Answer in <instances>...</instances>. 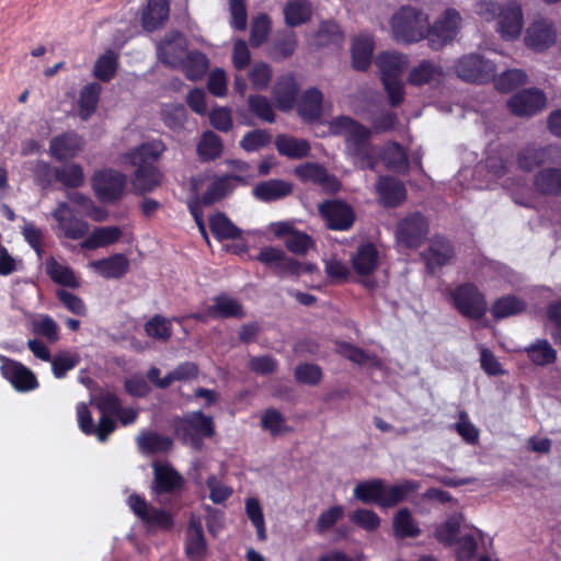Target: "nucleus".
I'll return each mask as SVG.
<instances>
[{
  "label": "nucleus",
  "mask_w": 561,
  "mask_h": 561,
  "mask_svg": "<svg viewBox=\"0 0 561 561\" xmlns=\"http://www.w3.org/2000/svg\"><path fill=\"white\" fill-rule=\"evenodd\" d=\"M393 531L397 537H416L420 529L407 508L398 511L393 518Z\"/></svg>",
  "instance_id": "54"
},
{
  "label": "nucleus",
  "mask_w": 561,
  "mask_h": 561,
  "mask_svg": "<svg viewBox=\"0 0 561 561\" xmlns=\"http://www.w3.org/2000/svg\"><path fill=\"white\" fill-rule=\"evenodd\" d=\"M323 94L317 88H309L298 101V113L302 119L313 122L321 116Z\"/></svg>",
  "instance_id": "29"
},
{
  "label": "nucleus",
  "mask_w": 561,
  "mask_h": 561,
  "mask_svg": "<svg viewBox=\"0 0 561 561\" xmlns=\"http://www.w3.org/2000/svg\"><path fill=\"white\" fill-rule=\"evenodd\" d=\"M122 234L121 228L116 226L98 227L80 243V247L85 250L104 248L118 241Z\"/></svg>",
  "instance_id": "30"
},
{
  "label": "nucleus",
  "mask_w": 561,
  "mask_h": 561,
  "mask_svg": "<svg viewBox=\"0 0 561 561\" xmlns=\"http://www.w3.org/2000/svg\"><path fill=\"white\" fill-rule=\"evenodd\" d=\"M380 158L386 165L394 171H403L408 168V157L403 148L394 141L385 145L380 150Z\"/></svg>",
  "instance_id": "46"
},
{
  "label": "nucleus",
  "mask_w": 561,
  "mask_h": 561,
  "mask_svg": "<svg viewBox=\"0 0 561 561\" xmlns=\"http://www.w3.org/2000/svg\"><path fill=\"white\" fill-rule=\"evenodd\" d=\"M546 105V96L538 89H525L508 101L511 112L516 116H531Z\"/></svg>",
  "instance_id": "16"
},
{
  "label": "nucleus",
  "mask_w": 561,
  "mask_h": 561,
  "mask_svg": "<svg viewBox=\"0 0 561 561\" xmlns=\"http://www.w3.org/2000/svg\"><path fill=\"white\" fill-rule=\"evenodd\" d=\"M245 513L256 529L259 540L264 541L266 539L265 520L262 507L256 499L249 497L245 501Z\"/></svg>",
  "instance_id": "58"
},
{
  "label": "nucleus",
  "mask_w": 561,
  "mask_h": 561,
  "mask_svg": "<svg viewBox=\"0 0 561 561\" xmlns=\"http://www.w3.org/2000/svg\"><path fill=\"white\" fill-rule=\"evenodd\" d=\"M272 140L271 135L261 129H255L247 133L240 140V147L248 151H257L267 146Z\"/></svg>",
  "instance_id": "63"
},
{
  "label": "nucleus",
  "mask_w": 561,
  "mask_h": 561,
  "mask_svg": "<svg viewBox=\"0 0 561 561\" xmlns=\"http://www.w3.org/2000/svg\"><path fill=\"white\" fill-rule=\"evenodd\" d=\"M187 42L183 34L176 31L169 32L164 38L157 44L158 59L171 67H179L181 60L187 53Z\"/></svg>",
  "instance_id": "13"
},
{
  "label": "nucleus",
  "mask_w": 561,
  "mask_h": 561,
  "mask_svg": "<svg viewBox=\"0 0 561 561\" xmlns=\"http://www.w3.org/2000/svg\"><path fill=\"white\" fill-rule=\"evenodd\" d=\"M553 24L545 19L534 21L526 30L525 44L533 50L542 51L556 43Z\"/></svg>",
  "instance_id": "18"
},
{
  "label": "nucleus",
  "mask_w": 561,
  "mask_h": 561,
  "mask_svg": "<svg viewBox=\"0 0 561 561\" xmlns=\"http://www.w3.org/2000/svg\"><path fill=\"white\" fill-rule=\"evenodd\" d=\"M380 70L382 83L392 106H398L404 98V87L400 79L408 67V57L399 53H383L376 59Z\"/></svg>",
  "instance_id": "4"
},
{
  "label": "nucleus",
  "mask_w": 561,
  "mask_h": 561,
  "mask_svg": "<svg viewBox=\"0 0 561 561\" xmlns=\"http://www.w3.org/2000/svg\"><path fill=\"white\" fill-rule=\"evenodd\" d=\"M209 68V60L207 56L198 50L187 51L184 58L181 60L179 67L191 81L201 80Z\"/></svg>",
  "instance_id": "28"
},
{
  "label": "nucleus",
  "mask_w": 561,
  "mask_h": 561,
  "mask_svg": "<svg viewBox=\"0 0 561 561\" xmlns=\"http://www.w3.org/2000/svg\"><path fill=\"white\" fill-rule=\"evenodd\" d=\"M169 0H149L147 9L142 13L145 30L152 32L160 27L169 18Z\"/></svg>",
  "instance_id": "33"
},
{
  "label": "nucleus",
  "mask_w": 561,
  "mask_h": 561,
  "mask_svg": "<svg viewBox=\"0 0 561 561\" xmlns=\"http://www.w3.org/2000/svg\"><path fill=\"white\" fill-rule=\"evenodd\" d=\"M90 266L104 278H121L129 267L128 259L121 253L110 257L93 261Z\"/></svg>",
  "instance_id": "27"
},
{
  "label": "nucleus",
  "mask_w": 561,
  "mask_h": 561,
  "mask_svg": "<svg viewBox=\"0 0 561 561\" xmlns=\"http://www.w3.org/2000/svg\"><path fill=\"white\" fill-rule=\"evenodd\" d=\"M536 188L543 194H561V170L546 169L535 178Z\"/></svg>",
  "instance_id": "48"
},
{
  "label": "nucleus",
  "mask_w": 561,
  "mask_h": 561,
  "mask_svg": "<svg viewBox=\"0 0 561 561\" xmlns=\"http://www.w3.org/2000/svg\"><path fill=\"white\" fill-rule=\"evenodd\" d=\"M126 176L114 170H101L93 175V188L103 202L117 199L124 192Z\"/></svg>",
  "instance_id": "12"
},
{
  "label": "nucleus",
  "mask_w": 561,
  "mask_h": 561,
  "mask_svg": "<svg viewBox=\"0 0 561 561\" xmlns=\"http://www.w3.org/2000/svg\"><path fill=\"white\" fill-rule=\"evenodd\" d=\"M232 176H220L215 179L209 186L207 187V191L202 197V204L205 206H210L214 203L220 201L224 198L227 194H229L233 186L231 184Z\"/></svg>",
  "instance_id": "49"
},
{
  "label": "nucleus",
  "mask_w": 561,
  "mask_h": 561,
  "mask_svg": "<svg viewBox=\"0 0 561 561\" xmlns=\"http://www.w3.org/2000/svg\"><path fill=\"white\" fill-rule=\"evenodd\" d=\"M51 215L58 222V229L66 238L78 240L88 234L89 224L76 217L67 203H59Z\"/></svg>",
  "instance_id": "14"
},
{
  "label": "nucleus",
  "mask_w": 561,
  "mask_h": 561,
  "mask_svg": "<svg viewBox=\"0 0 561 561\" xmlns=\"http://www.w3.org/2000/svg\"><path fill=\"white\" fill-rule=\"evenodd\" d=\"M209 226L211 232L218 239H227L232 240L237 239L241 236V230L234 226L230 219H228L224 214L219 213L210 217Z\"/></svg>",
  "instance_id": "52"
},
{
  "label": "nucleus",
  "mask_w": 561,
  "mask_h": 561,
  "mask_svg": "<svg viewBox=\"0 0 561 561\" xmlns=\"http://www.w3.org/2000/svg\"><path fill=\"white\" fill-rule=\"evenodd\" d=\"M275 145L280 154L293 159L307 157L310 150V146L307 140L285 135L278 136Z\"/></svg>",
  "instance_id": "40"
},
{
  "label": "nucleus",
  "mask_w": 561,
  "mask_h": 561,
  "mask_svg": "<svg viewBox=\"0 0 561 561\" xmlns=\"http://www.w3.org/2000/svg\"><path fill=\"white\" fill-rule=\"evenodd\" d=\"M376 190L382 204L388 207H394L405 199V187L394 178H379L376 184Z\"/></svg>",
  "instance_id": "26"
},
{
  "label": "nucleus",
  "mask_w": 561,
  "mask_h": 561,
  "mask_svg": "<svg viewBox=\"0 0 561 561\" xmlns=\"http://www.w3.org/2000/svg\"><path fill=\"white\" fill-rule=\"evenodd\" d=\"M76 410L79 427L85 435H95L98 439L103 443L107 439V436L114 432L116 424L111 417L102 415L98 425H95L85 403H78Z\"/></svg>",
  "instance_id": "15"
},
{
  "label": "nucleus",
  "mask_w": 561,
  "mask_h": 561,
  "mask_svg": "<svg viewBox=\"0 0 561 561\" xmlns=\"http://www.w3.org/2000/svg\"><path fill=\"white\" fill-rule=\"evenodd\" d=\"M390 30L397 42L416 43L425 37L428 38L430 18L421 9L404 5L391 16Z\"/></svg>",
  "instance_id": "3"
},
{
  "label": "nucleus",
  "mask_w": 561,
  "mask_h": 561,
  "mask_svg": "<svg viewBox=\"0 0 561 561\" xmlns=\"http://www.w3.org/2000/svg\"><path fill=\"white\" fill-rule=\"evenodd\" d=\"M32 173L35 184L45 190L56 180L57 168H53L48 162L38 160L33 164Z\"/></svg>",
  "instance_id": "62"
},
{
  "label": "nucleus",
  "mask_w": 561,
  "mask_h": 561,
  "mask_svg": "<svg viewBox=\"0 0 561 561\" xmlns=\"http://www.w3.org/2000/svg\"><path fill=\"white\" fill-rule=\"evenodd\" d=\"M261 424L262 427L268 431L273 436L290 431L286 425V420L283 414L275 409H268L264 412L261 419Z\"/></svg>",
  "instance_id": "59"
},
{
  "label": "nucleus",
  "mask_w": 561,
  "mask_h": 561,
  "mask_svg": "<svg viewBox=\"0 0 561 561\" xmlns=\"http://www.w3.org/2000/svg\"><path fill=\"white\" fill-rule=\"evenodd\" d=\"M178 431H183L184 439L195 448L201 447L203 437H211L215 433L213 419L201 411L187 413Z\"/></svg>",
  "instance_id": "11"
},
{
  "label": "nucleus",
  "mask_w": 561,
  "mask_h": 561,
  "mask_svg": "<svg viewBox=\"0 0 561 561\" xmlns=\"http://www.w3.org/2000/svg\"><path fill=\"white\" fill-rule=\"evenodd\" d=\"M222 152V141L219 136L208 130L205 131L197 145V153L202 161H210Z\"/></svg>",
  "instance_id": "45"
},
{
  "label": "nucleus",
  "mask_w": 561,
  "mask_h": 561,
  "mask_svg": "<svg viewBox=\"0 0 561 561\" xmlns=\"http://www.w3.org/2000/svg\"><path fill=\"white\" fill-rule=\"evenodd\" d=\"M561 160V150L557 146L524 148L517 158L518 165L523 170H531L541 163L559 162Z\"/></svg>",
  "instance_id": "19"
},
{
  "label": "nucleus",
  "mask_w": 561,
  "mask_h": 561,
  "mask_svg": "<svg viewBox=\"0 0 561 561\" xmlns=\"http://www.w3.org/2000/svg\"><path fill=\"white\" fill-rule=\"evenodd\" d=\"M56 181L68 187H79L84 181L83 170L77 163L57 168Z\"/></svg>",
  "instance_id": "56"
},
{
  "label": "nucleus",
  "mask_w": 561,
  "mask_h": 561,
  "mask_svg": "<svg viewBox=\"0 0 561 561\" xmlns=\"http://www.w3.org/2000/svg\"><path fill=\"white\" fill-rule=\"evenodd\" d=\"M274 99L277 106L287 111L294 107L296 96L298 93V87L293 77L280 78L274 87Z\"/></svg>",
  "instance_id": "35"
},
{
  "label": "nucleus",
  "mask_w": 561,
  "mask_h": 561,
  "mask_svg": "<svg viewBox=\"0 0 561 561\" xmlns=\"http://www.w3.org/2000/svg\"><path fill=\"white\" fill-rule=\"evenodd\" d=\"M461 26V16L455 9H447L434 24L430 25L428 45L438 50L450 43L458 34Z\"/></svg>",
  "instance_id": "7"
},
{
  "label": "nucleus",
  "mask_w": 561,
  "mask_h": 561,
  "mask_svg": "<svg viewBox=\"0 0 561 561\" xmlns=\"http://www.w3.org/2000/svg\"><path fill=\"white\" fill-rule=\"evenodd\" d=\"M284 15L287 25H300L311 15L310 3L307 0H290L284 8Z\"/></svg>",
  "instance_id": "47"
},
{
  "label": "nucleus",
  "mask_w": 561,
  "mask_h": 561,
  "mask_svg": "<svg viewBox=\"0 0 561 561\" xmlns=\"http://www.w3.org/2000/svg\"><path fill=\"white\" fill-rule=\"evenodd\" d=\"M423 256L430 273H435L437 268H440L451 262L454 257V250L448 240L444 238H434Z\"/></svg>",
  "instance_id": "24"
},
{
  "label": "nucleus",
  "mask_w": 561,
  "mask_h": 561,
  "mask_svg": "<svg viewBox=\"0 0 561 561\" xmlns=\"http://www.w3.org/2000/svg\"><path fill=\"white\" fill-rule=\"evenodd\" d=\"M476 12L485 21L497 20V32L504 39H516L524 26L522 4L517 0L497 3L494 0H480Z\"/></svg>",
  "instance_id": "2"
},
{
  "label": "nucleus",
  "mask_w": 561,
  "mask_h": 561,
  "mask_svg": "<svg viewBox=\"0 0 561 561\" xmlns=\"http://www.w3.org/2000/svg\"><path fill=\"white\" fill-rule=\"evenodd\" d=\"M206 541L199 518L192 517L186 531V553L193 560H199L205 556Z\"/></svg>",
  "instance_id": "31"
},
{
  "label": "nucleus",
  "mask_w": 561,
  "mask_h": 561,
  "mask_svg": "<svg viewBox=\"0 0 561 561\" xmlns=\"http://www.w3.org/2000/svg\"><path fill=\"white\" fill-rule=\"evenodd\" d=\"M378 251L371 243H365L357 248L352 256L355 272L360 275H369L378 264Z\"/></svg>",
  "instance_id": "32"
},
{
  "label": "nucleus",
  "mask_w": 561,
  "mask_h": 561,
  "mask_svg": "<svg viewBox=\"0 0 561 561\" xmlns=\"http://www.w3.org/2000/svg\"><path fill=\"white\" fill-rule=\"evenodd\" d=\"M136 440L144 454L165 453L172 447L171 438L154 432H144L137 436Z\"/></svg>",
  "instance_id": "38"
},
{
  "label": "nucleus",
  "mask_w": 561,
  "mask_h": 561,
  "mask_svg": "<svg viewBox=\"0 0 561 561\" xmlns=\"http://www.w3.org/2000/svg\"><path fill=\"white\" fill-rule=\"evenodd\" d=\"M526 304L515 296H504L495 300L491 307L494 319L500 320L523 312Z\"/></svg>",
  "instance_id": "44"
},
{
  "label": "nucleus",
  "mask_w": 561,
  "mask_h": 561,
  "mask_svg": "<svg viewBox=\"0 0 561 561\" xmlns=\"http://www.w3.org/2000/svg\"><path fill=\"white\" fill-rule=\"evenodd\" d=\"M529 359L536 365H549L557 358L556 350L547 340H539L526 348Z\"/></svg>",
  "instance_id": "51"
},
{
  "label": "nucleus",
  "mask_w": 561,
  "mask_h": 561,
  "mask_svg": "<svg viewBox=\"0 0 561 561\" xmlns=\"http://www.w3.org/2000/svg\"><path fill=\"white\" fill-rule=\"evenodd\" d=\"M336 352L347 358L348 360L359 366L367 367H380V360L377 356L365 352L364 350L356 347L346 342H340L336 344Z\"/></svg>",
  "instance_id": "37"
},
{
  "label": "nucleus",
  "mask_w": 561,
  "mask_h": 561,
  "mask_svg": "<svg viewBox=\"0 0 561 561\" xmlns=\"http://www.w3.org/2000/svg\"><path fill=\"white\" fill-rule=\"evenodd\" d=\"M83 147V141L76 133L69 131L54 137L49 142V153L58 161L76 157Z\"/></svg>",
  "instance_id": "22"
},
{
  "label": "nucleus",
  "mask_w": 561,
  "mask_h": 561,
  "mask_svg": "<svg viewBox=\"0 0 561 561\" xmlns=\"http://www.w3.org/2000/svg\"><path fill=\"white\" fill-rule=\"evenodd\" d=\"M50 362L54 376L64 378L69 370L79 364L80 357L76 353L60 351L54 358H50Z\"/></svg>",
  "instance_id": "55"
},
{
  "label": "nucleus",
  "mask_w": 561,
  "mask_h": 561,
  "mask_svg": "<svg viewBox=\"0 0 561 561\" xmlns=\"http://www.w3.org/2000/svg\"><path fill=\"white\" fill-rule=\"evenodd\" d=\"M319 211L330 229L347 230L352 227L355 215L352 207L340 201H330L319 205Z\"/></svg>",
  "instance_id": "17"
},
{
  "label": "nucleus",
  "mask_w": 561,
  "mask_h": 561,
  "mask_svg": "<svg viewBox=\"0 0 561 561\" xmlns=\"http://www.w3.org/2000/svg\"><path fill=\"white\" fill-rule=\"evenodd\" d=\"M242 305L234 298L227 295H219L214 298V305L208 307L205 314L196 313L193 318L205 321L206 318H243Z\"/></svg>",
  "instance_id": "21"
},
{
  "label": "nucleus",
  "mask_w": 561,
  "mask_h": 561,
  "mask_svg": "<svg viewBox=\"0 0 561 561\" xmlns=\"http://www.w3.org/2000/svg\"><path fill=\"white\" fill-rule=\"evenodd\" d=\"M164 151L165 145L160 139H153L128 151L124 156V159L137 168L153 165V162L157 161Z\"/></svg>",
  "instance_id": "23"
},
{
  "label": "nucleus",
  "mask_w": 561,
  "mask_h": 561,
  "mask_svg": "<svg viewBox=\"0 0 561 561\" xmlns=\"http://www.w3.org/2000/svg\"><path fill=\"white\" fill-rule=\"evenodd\" d=\"M102 87L99 83H89L82 88L79 96V116L87 121L96 110Z\"/></svg>",
  "instance_id": "42"
},
{
  "label": "nucleus",
  "mask_w": 561,
  "mask_h": 561,
  "mask_svg": "<svg viewBox=\"0 0 561 561\" xmlns=\"http://www.w3.org/2000/svg\"><path fill=\"white\" fill-rule=\"evenodd\" d=\"M451 298L457 310L467 318L478 320L486 312V301L472 284H462L455 288Z\"/></svg>",
  "instance_id": "6"
},
{
  "label": "nucleus",
  "mask_w": 561,
  "mask_h": 561,
  "mask_svg": "<svg viewBox=\"0 0 561 561\" xmlns=\"http://www.w3.org/2000/svg\"><path fill=\"white\" fill-rule=\"evenodd\" d=\"M161 182V174L154 165H142L136 169L133 187L144 194L153 191Z\"/></svg>",
  "instance_id": "36"
},
{
  "label": "nucleus",
  "mask_w": 561,
  "mask_h": 561,
  "mask_svg": "<svg viewBox=\"0 0 561 561\" xmlns=\"http://www.w3.org/2000/svg\"><path fill=\"white\" fill-rule=\"evenodd\" d=\"M46 273L51 278V280L59 285L70 288H77L80 286V283L73 271L68 265L61 264L55 259H49L46 261Z\"/></svg>",
  "instance_id": "41"
},
{
  "label": "nucleus",
  "mask_w": 561,
  "mask_h": 561,
  "mask_svg": "<svg viewBox=\"0 0 561 561\" xmlns=\"http://www.w3.org/2000/svg\"><path fill=\"white\" fill-rule=\"evenodd\" d=\"M1 374L19 392H27L38 388L34 373L20 362L0 355Z\"/></svg>",
  "instance_id": "10"
},
{
  "label": "nucleus",
  "mask_w": 561,
  "mask_h": 561,
  "mask_svg": "<svg viewBox=\"0 0 561 561\" xmlns=\"http://www.w3.org/2000/svg\"><path fill=\"white\" fill-rule=\"evenodd\" d=\"M455 71L463 81L485 83L494 79L496 67L480 55L468 54L457 60Z\"/></svg>",
  "instance_id": "5"
},
{
  "label": "nucleus",
  "mask_w": 561,
  "mask_h": 561,
  "mask_svg": "<svg viewBox=\"0 0 561 561\" xmlns=\"http://www.w3.org/2000/svg\"><path fill=\"white\" fill-rule=\"evenodd\" d=\"M374 43L370 36L359 35L353 42V65L358 70H366L371 61Z\"/></svg>",
  "instance_id": "39"
},
{
  "label": "nucleus",
  "mask_w": 561,
  "mask_h": 561,
  "mask_svg": "<svg viewBox=\"0 0 561 561\" xmlns=\"http://www.w3.org/2000/svg\"><path fill=\"white\" fill-rule=\"evenodd\" d=\"M444 77L443 68L432 60H422L409 73L408 81L412 85L439 83Z\"/></svg>",
  "instance_id": "25"
},
{
  "label": "nucleus",
  "mask_w": 561,
  "mask_h": 561,
  "mask_svg": "<svg viewBox=\"0 0 561 561\" xmlns=\"http://www.w3.org/2000/svg\"><path fill=\"white\" fill-rule=\"evenodd\" d=\"M116 66L117 56L108 50L96 60L94 76L102 81H110L115 75Z\"/></svg>",
  "instance_id": "60"
},
{
  "label": "nucleus",
  "mask_w": 561,
  "mask_h": 561,
  "mask_svg": "<svg viewBox=\"0 0 561 561\" xmlns=\"http://www.w3.org/2000/svg\"><path fill=\"white\" fill-rule=\"evenodd\" d=\"M153 491L157 494L172 493L183 486V477L169 463L153 462Z\"/></svg>",
  "instance_id": "20"
},
{
  "label": "nucleus",
  "mask_w": 561,
  "mask_h": 561,
  "mask_svg": "<svg viewBox=\"0 0 561 561\" xmlns=\"http://www.w3.org/2000/svg\"><path fill=\"white\" fill-rule=\"evenodd\" d=\"M291 190V185L285 181L270 180L259 183L253 188V194L262 202H272L289 195Z\"/></svg>",
  "instance_id": "34"
},
{
  "label": "nucleus",
  "mask_w": 561,
  "mask_h": 561,
  "mask_svg": "<svg viewBox=\"0 0 561 561\" xmlns=\"http://www.w3.org/2000/svg\"><path fill=\"white\" fill-rule=\"evenodd\" d=\"M32 330L48 343H56L59 340V327L57 322L47 314H38L32 321Z\"/></svg>",
  "instance_id": "50"
},
{
  "label": "nucleus",
  "mask_w": 561,
  "mask_h": 561,
  "mask_svg": "<svg viewBox=\"0 0 561 561\" xmlns=\"http://www.w3.org/2000/svg\"><path fill=\"white\" fill-rule=\"evenodd\" d=\"M271 31V20L267 14L256 15L251 24L250 42L253 46H260L265 42Z\"/></svg>",
  "instance_id": "64"
},
{
  "label": "nucleus",
  "mask_w": 561,
  "mask_h": 561,
  "mask_svg": "<svg viewBox=\"0 0 561 561\" xmlns=\"http://www.w3.org/2000/svg\"><path fill=\"white\" fill-rule=\"evenodd\" d=\"M329 133L343 138V153L353 165L374 170L380 159V149L371 142L373 130L350 116H337L329 122Z\"/></svg>",
  "instance_id": "1"
},
{
  "label": "nucleus",
  "mask_w": 561,
  "mask_h": 561,
  "mask_svg": "<svg viewBox=\"0 0 561 561\" xmlns=\"http://www.w3.org/2000/svg\"><path fill=\"white\" fill-rule=\"evenodd\" d=\"M428 234V222L420 213H412L398 222L397 240L407 248H417Z\"/></svg>",
  "instance_id": "9"
},
{
  "label": "nucleus",
  "mask_w": 561,
  "mask_h": 561,
  "mask_svg": "<svg viewBox=\"0 0 561 561\" xmlns=\"http://www.w3.org/2000/svg\"><path fill=\"white\" fill-rule=\"evenodd\" d=\"M527 76L523 70L511 69L502 72L499 78H494L495 87L499 91L508 92L526 82Z\"/></svg>",
  "instance_id": "61"
},
{
  "label": "nucleus",
  "mask_w": 561,
  "mask_h": 561,
  "mask_svg": "<svg viewBox=\"0 0 561 561\" xmlns=\"http://www.w3.org/2000/svg\"><path fill=\"white\" fill-rule=\"evenodd\" d=\"M127 504L149 529L169 530L173 526V519L167 511L149 505L138 494H131L127 500Z\"/></svg>",
  "instance_id": "8"
},
{
  "label": "nucleus",
  "mask_w": 561,
  "mask_h": 561,
  "mask_svg": "<svg viewBox=\"0 0 561 561\" xmlns=\"http://www.w3.org/2000/svg\"><path fill=\"white\" fill-rule=\"evenodd\" d=\"M382 481L371 480L368 482L358 483L354 489L356 499L364 503L375 502L380 505V495L382 494Z\"/></svg>",
  "instance_id": "57"
},
{
  "label": "nucleus",
  "mask_w": 561,
  "mask_h": 561,
  "mask_svg": "<svg viewBox=\"0 0 561 561\" xmlns=\"http://www.w3.org/2000/svg\"><path fill=\"white\" fill-rule=\"evenodd\" d=\"M417 489V484L412 481H405L396 485H386L382 482V494L380 495V506L390 507L402 501L410 492Z\"/></svg>",
  "instance_id": "43"
},
{
  "label": "nucleus",
  "mask_w": 561,
  "mask_h": 561,
  "mask_svg": "<svg viewBox=\"0 0 561 561\" xmlns=\"http://www.w3.org/2000/svg\"><path fill=\"white\" fill-rule=\"evenodd\" d=\"M187 112L183 104H165L161 110V118L165 126L173 130L184 127Z\"/></svg>",
  "instance_id": "53"
}]
</instances>
